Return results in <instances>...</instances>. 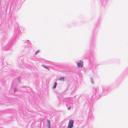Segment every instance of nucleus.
Returning a JSON list of instances; mask_svg holds the SVG:
<instances>
[{"mask_svg": "<svg viewBox=\"0 0 128 128\" xmlns=\"http://www.w3.org/2000/svg\"><path fill=\"white\" fill-rule=\"evenodd\" d=\"M17 90L16 88H14V92H16L17 91Z\"/></svg>", "mask_w": 128, "mask_h": 128, "instance_id": "obj_13", "label": "nucleus"}, {"mask_svg": "<svg viewBox=\"0 0 128 128\" xmlns=\"http://www.w3.org/2000/svg\"><path fill=\"white\" fill-rule=\"evenodd\" d=\"M25 44H27V45L28 46V45H29L30 44V42L29 40H27L25 42Z\"/></svg>", "mask_w": 128, "mask_h": 128, "instance_id": "obj_7", "label": "nucleus"}, {"mask_svg": "<svg viewBox=\"0 0 128 128\" xmlns=\"http://www.w3.org/2000/svg\"><path fill=\"white\" fill-rule=\"evenodd\" d=\"M90 79L91 82L92 84H94V80H93L92 78H90Z\"/></svg>", "mask_w": 128, "mask_h": 128, "instance_id": "obj_10", "label": "nucleus"}, {"mask_svg": "<svg viewBox=\"0 0 128 128\" xmlns=\"http://www.w3.org/2000/svg\"><path fill=\"white\" fill-rule=\"evenodd\" d=\"M57 85V83L56 82H55L54 84V86L53 87V88H56Z\"/></svg>", "mask_w": 128, "mask_h": 128, "instance_id": "obj_9", "label": "nucleus"}, {"mask_svg": "<svg viewBox=\"0 0 128 128\" xmlns=\"http://www.w3.org/2000/svg\"><path fill=\"white\" fill-rule=\"evenodd\" d=\"M103 91L104 92L105 90V88H103Z\"/></svg>", "mask_w": 128, "mask_h": 128, "instance_id": "obj_15", "label": "nucleus"}, {"mask_svg": "<svg viewBox=\"0 0 128 128\" xmlns=\"http://www.w3.org/2000/svg\"><path fill=\"white\" fill-rule=\"evenodd\" d=\"M47 125L46 126L48 128H50V121L49 120H47Z\"/></svg>", "mask_w": 128, "mask_h": 128, "instance_id": "obj_5", "label": "nucleus"}, {"mask_svg": "<svg viewBox=\"0 0 128 128\" xmlns=\"http://www.w3.org/2000/svg\"><path fill=\"white\" fill-rule=\"evenodd\" d=\"M20 34V30H16L15 32L14 33L13 35L16 38L18 37Z\"/></svg>", "mask_w": 128, "mask_h": 128, "instance_id": "obj_1", "label": "nucleus"}, {"mask_svg": "<svg viewBox=\"0 0 128 128\" xmlns=\"http://www.w3.org/2000/svg\"><path fill=\"white\" fill-rule=\"evenodd\" d=\"M11 46V45L9 44H8L4 47V50H8L9 48Z\"/></svg>", "mask_w": 128, "mask_h": 128, "instance_id": "obj_4", "label": "nucleus"}, {"mask_svg": "<svg viewBox=\"0 0 128 128\" xmlns=\"http://www.w3.org/2000/svg\"><path fill=\"white\" fill-rule=\"evenodd\" d=\"M43 60L44 62L46 64H50L51 63V62L48 61V60H46L45 59H43Z\"/></svg>", "mask_w": 128, "mask_h": 128, "instance_id": "obj_6", "label": "nucleus"}, {"mask_svg": "<svg viewBox=\"0 0 128 128\" xmlns=\"http://www.w3.org/2000/svg\"><path fill=\"white\" fill-rule=\"evenodd\" d=\"M71 108V105L70 104L69 105V107L68 108V110L70 109Z\"/></svg>", "mask_w": 128, "mask_h": 128, "instance_id": "obj_16", "label": "nucleus"}, {"mask_svg": "<svg viewBox=\"0 0 128 128\" xmlns=\"http://www.w3.org/2000/svg\"><path fill=\"white\" fill-rule=\"evenodd\" d=\"M59 80L61 81H64V77H62L59 79Z\"/></svg>", "mask_w": 128, "mask_h": 128, "instance_id": "obj_8", "label": "nucleus"}, {"mask_svg": "<svg viewBox=\"0 0 128 128\" xmlns=\"http://www.w3.org/2000/svg\"><path fill=\"white\" fill-rule=\"evenodd\" d=\"M77 66L79 68L82 67L83 66V62L82 60H80L79 61L76 62Z\"/></svg>", "mask_w": 128, "mask_h": 128, "instance_id": "obj_3", "label": "nucleus"}, {"mask_svg": "<svg viewBox=\"0 0 128 128\" xmlns=\"http://www.w3.org/2000/svg\"><path fill=\"white\" fill-rule=\"evenodd\" d=\"M94 90H95V89H94Z\"/></svg>", "mask_w": 128, "mask_h": 128, "instance_id": "obj_20", "label": "nucleus"}, {"mask_svg": "<svg viewBox=\"0 0 128 128\" xmlns=\"http://www.w3.org/2000/svg\"><path fill=\"white\" fill-rule=\"evenodd\" d=\"M74 121L72 120H70L68 123V128H72L73 126Z\"/></svg>", "mask_w": 128, "mask_h": 128, "instance_id": "obj_2", "label": "nucleus"}, {"mask_svg": "<svg viewBox=\"0 0 128 128\" xmlns=\"http://www.w3.org/2000/svg\"><path fill=\"white\" fill-rule=\"evenodd\" d=\"M68 104H66V105L67 106H68Z\"/></svg>", "mask_w": 128, "mask_h": 128, "instance_id": "obj_19", "label": "nucleus"}, {"mask_svg": "<svg viewBox=\"0 0 128 128\" xmlns=\"http://www.w3.org/2000/svg\"><path fill=\"white\" fill-rule=\"evenodd\" d=\"M43 66L46 69H47L48 70L49 69V68L46 66L43 65Z\"/></svg>", "mask_w": 128, "mask_h": 128, "instance_id": "obj_12", "label": "nucleus"}, {"mask_svg": "<svg viewBox=\"0 0 128 128\" xmlns=\"http://www.w3.org/2000/svg\"><path fill=\"white\" fill-rule=\"evenodd\" d=\"M40 52V51L39 50H37L35 54V55H36L38 53Z\"/></svg>", "mask_w": 128, "mask_h": 128, "instance_id": "obj_11", "label": "nucleus"}, {"mask_svg": "<svg viewBox=\"0 0 128 128\" xmlns=\"http://www.w3.org/2000/svg\"><path fill=\"white\" fill-rule=\"evenodd\" d=\"M22 30L23 31H24L25 30V29L24 28H22Z\"/></svg>", "mask_w": 128, "mask_h": 128, "instance_id": "obj_14", "label": "nucleus"}, {"mask_svg": "<svg viewBox=\"0 0 128 128\" xmlns=\"http://www.w3.org/2000/svg\"><path fill=\"white\" fill-rule=\"evenodd\" d=\"M68 102L69 103H70L72 102V100H70V102Z\"/></svg>", "mask_w": 128, "mask_h": 128, "instance_id": "obj_17", "label": "nucleus"}, {"mask_svg": "<svg viewBox=\"0 0 128 128\" xmlns=\"http://www.w3.org/2000/svg\"><path fill=\"white\" fill-rule=\"evenodd\" d=\"M18 82H20V81L19 80V79H18Z\"/></svg>", "mask_w": 128, "mask_h": 128, "instance_id": "obj_18", "label": "nucleus"}]
</instances>
